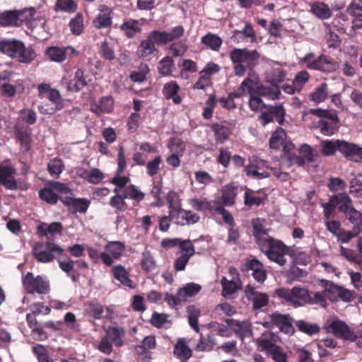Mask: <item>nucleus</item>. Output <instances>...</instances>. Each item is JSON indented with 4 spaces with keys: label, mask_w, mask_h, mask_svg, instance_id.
Returning <instances> with one entry per match:
<instances>
[{
    "label": "nucleus",
    "mask_w": 362,
    "mask_h": 362,
    "mask_svg": "<svg viewBox=\"0 0 362 362\" xmlns=\"http://www.w3.org/2000/svg\"><path fill=\"white\" fill-rule=\"evenodd\" d=\"M156 346V339L153 336L146 337L141 345L135 347V351L139 355L145 354L148 350L154 349Z\"/></svg>",
    "instance_id": "obj_51"
},
{
    "label": "nucleus",
    "mask_w": 362,
    "mask_h": 362,
    "mask_svg": "<svg viewBox=\"0 0 362 362\" xmlns=\"http://www.w3.org/2000/svg\"><path fill=\"white\" fill-rule=\"evenodd\" d=\"M77 54L78 52L71 46L64 48L50 47L46 49V54L48 58L55 62H62L67 57L76 55Z\"/></svg>",
    "instance_id": "obj_19"
},
{
    "label": "nucleus",
    "mask_w": 362,
    "mask_h": 362,
    "mask_svg": "<svg viewBox=\"0 0 362 362\" xmlns=\"http://www.w3.org/2000/svg\"><path fill=\"white\" fill-rule=\"evenodd\" d=\"M201 42L209 49L218 52L223 44V40L217 35L209 33L202 37Z\"/></svg>",
    "instance_id": "obj_32"
},
{
    "label": "nucleus",
    "mask_w": 362,
    "mask_h": 362,
    "mask_svg": "<svg viewBox=\"0 0 362 362\" xmlns=\"http://www.w3.org/2000/svg\"><path fill=\"white\" fill-rule=\"evenodd\" d=\"M326 329L327 332L334 334L337 337L355 341L356 335L350 329L348 325L343 321L339 320H332L327 322Z\"/></svg>",
    "instance_id": "obj_10"
},
{
    "label": "nucleus",
    "mask_w": 362,
    "mask_h": 362,
    "mask_svg": "<svg viewBox=\"0 0 362 362\" xmlns=\"http://www.w3.org/2000/svg\"><path fill=\"white\" fill-rule=\"evenodd\" d=\"M121 30L126 34L128 37H132L136 33L140 32L139 23L136 20H129L124 21L121 25Z\"/></svg>",
    "instance_id": "obj_50"
},
{
    "label": "nucleus",
    "mask_w": 362,
    "mask_h": 362,
    "mask_svg": "<svg viewBox=\"0 0 362 362\" xmlns=\"http://www.w3.org/2000/svg\"><path fill=\"white\" fill-rule=\"evenodd\" d=\"M62 83L66 86L67 90L78 92L87 85L84 77V71L81 69H77L72 79L69 80L64 77L62 80Z\"/></svg>",
    "instance_id": "obj_20"
},
{
    "label": "nucleus",
    "mask_w": 362,
    "mask_h": 362,
    "mask_svg": "<svg viewBox=\"0 0 362 362\" xmlns=\"http://www.w3.org/2000/svg\"><path fill=\"white\" fill-rule=\"evenodd\" d=\"M66 195H73L72 189L66 184L56 181L50 182L39 192L40 199L51 204H56L59 197Z\"/></svg>",
    "instance_id": "obj_6"
},
{
    "label": "nucleus",
    "mask_w": 362,
    "mask_h": 362,
    "mask_svg": "<svg viewBox=\"0 0 362 362\" xmlns=\"http://www.w3.org/2000/svg\"><path fill=\"white\" fill-rule=\"evenodd\" d=\"M18 13L16 11H7L0 14V25L11 26L17 24Z\"/></svg>",
    "instance_id": "obj_45"
},
{
    "label": "nucleus",
    "mask_w": 362,
    "mask_h": 362,
    "mask_svg": "<svg viewBox=\"0 0 362 362\" xmlns=\"http://www.w3.org/2000/svg\"><path fill=\"white\" fill-rule=\"evenodd\" d=\"M64 165L61 159L54 158L50 160L47 165L48 172L52 176L58 177L64 170Z\"/></svg>",
    "instance_id": "obj_60"
},
{
    "label": "nucleus",
    "mask_w": 362,
    "mask_h": 362,
    "mask_svg": "<svg viewBox=\"0 0 362 362\" xmlns=\"http://www.w3.org/2000/svg\"><path fill=\"white\" fill-rule=\"evenodd\" d=\"M125 250V245L119 241L108 242L105 246V251L100 254V259L106 266H111L115 260L121 257Z\"/></svg>",
    "instance_id": "obj_9"
},
{
    "label": "nucleus",
    "mask_w": 362,
    "mask_h": 362,
    "mask_svg": "<svg viewBox=\"0 0 362 362\" xmlns=\"http://www.w3.org/2000/svg\"><path fill=\"white\" fill-rule=\"evenodd\" d=\"M321 282L323 284V291L326 293V298H329L332 301H337V294L340 286L334 285L332 282L325 280H321Z\"/></svg>",
    "instance_id": "obj_47"
},
{
    "label": "nucleus",
    "mask_w": 362,
    "mask_h": 362,
    "mask_svg": "<svg viewBox=\"0 0 362 362\" xmlns=\"http://www.w3.org/2000/svg\"><path fill=\"white\" fill-rule=\"evenodd\" d=\"M156 50L155 45L147 36L146 40H142L137 48V55L140 58H146L152 54Z\"/></svg>",
    "instance_id": "obj_39"
},
{
    "label": "nucleus",
    "mask_w": 362,
    "mask_h": 362,
    "mask_svg": "<svg viewBox=\"0 0 362 362\" xmlns=\"http://www.w3.org/2000/svg\"><path fill=\"white\" fill-rule=\"evenodd\" d=\"M358 145L339 140L338 151L346 158L355 160Z\"/></svg>",
    "instance_id": "obj_41"
},
{
    "label": "nucleus",
    "mask_w": 362,
    "mask_h": 362,
    "mask_svg": "<svg viewBox=\"0 0 362 362\" xmlns=\"http://www.w3.org/2000/svg\"><path fill=\"white\" fill-rule=\"evenodd\" d=\"M240 90L244 93L250 95L249 106L253 111L262 110L264 104L261 96H268L272 99H278L280 95L279 90L264 87L260 84L259 78L255 73L249 74L240 84Z\"/></svg>",
    "instance_id": "obj_1"
},
{
    "label": "nucleus",
    "mask_w": 362,
    "mask_h": 362,
    "mask_svg": "<svg viewBox=\"0 0 362 362\" xmlns=\"http://www.w3.org/2000/svg\"><path fill=\"white\" fill-rule=\"evenodd\" d=\"M270 168L264 160L255 157L250 160L245 170L247 176L261 180L270 176L271 173L268 171Z\"/></svg>",
    "instance_id": "obj_11"
},
{
    "label": "nucleus",
    "mask_w": 362,
    "mask_h": 362,
    "mask_svg": "<svg viewBox=\"0 0 362 362\" xmlns=\"http://www.w3.org/2000/svg\"><path fill=\"white\" fill-rule=\"evenodd\" d=\"M286 139V133L282 128H278L273 133L270 140L269 146L271 148L277 149L281 146Z\"/></svg>",
    "instance_id": "obj_43"
},
{
    "label": "nucleus",
    "mask_w": 362,
    "mask_h": 362,
    "mask_svg": "<svg viewBox=\"0 0 362 362\" xmlns=\"http://www.w3.org/2000/svg\"><path fill=\"white\" fill-rule=\"evenodd\" d=\"M270 321L263 322L264 327H277L281 332L291 334L293 332V327L291 324V319L287 315H282L279 313H274L269 316Z\"/></svg>",
    "instance_id": "obj_12"
},
{
    "label": "nucleus",
    "mask_w": 362,
    "mask_h": 362,
    "mask_svg": "<svg viewBox=\"0 0 362 362\" xmlns=\"http://www.w3.org/2000/svg\"><path fill=\"white\" fill-rule=\"evenodd\" d=\"M90 110L97 115L111 112L113 110L112 98L109 96L102 98L98 102L91 105Z\"/></svg>",
    "instance_id": "obj_28"
},
{
    "label": "nucleus",
    "mask_w": 362,
    "mask_h": 362,
    "mask_svg": "<svg viewBox=\"0 0 362 362\" xmlns=\"http://www.w3.org/2000/svg\"><path fill=\"white\" fill-rule=\"evenodd\" d=\"M148 37L151 39L153 45H164L167 42H171L172 38L168 32L165 31H151Z\"/></svg>",
    "instance_id": "obj_44"
},
{
    "label": "nucleus",
    "mask_w": 362,
    "mask_h": 362,
    "mask_svg": "<svg viewBox=\"0 0 362 362\" xmlns=\"http://www.w3.org/2000/svg\"><path fill=\"white\" fill-rule=\"evenodd\" d=\"M166 201L168 203L169 211L182 207V201L179 194L175 191H170L166 195Z\"/></svg>",
    "instance_id": "obj_56"
},
{
    "label": "nucleus",
    "mask_w": 362,
    "mask_h": 362,
    "mask_svg": "<svg viewBox=\"0 0 362 362\" xmlns=\"http://www.w3.org/2000/svg\"><path fill=\"white\" fill-rule=\"evenodd\" d=\"M33 351L39 362H53V360L48 356L45 347L38 344L33 347Z\"/></svg>",
    "instance_id": "obj_64"
},
{
    "label": "nucleus",
    "mask_w": 362,
    "mask_h": 362,
    "mask_svg": "<svg viewBox=\"0 0 362 362\" xmlns=\"http://www.w3.org/2000/svg\"><path fill=\"white\" fill-rule=\"evenodd\" d=\"M179 90L178 84L172 81L164 86L163 93L167 99H171L175 104H180L182 102V98L177 94Z\"/></svg>",
    "instance_id": "obj_31"
},
{
    "label": "nucleus",
    "mask_w": 362,
    "mask_h": 362,
    "mask_svg": "<svg viewBox=\"0 0 362 362\" xmlns=\"http://www.w3.org/2000/svg\"><path fill=\"white\" fill-rule=\"evenodd\" d=\"M321 282L323 284V291L326 293V298H329L332 301H337V294L340 286L334 285L332 282L325 280H321Z\"/></svg>",
    "instance_id": "obj_48"
},
{
    "label": "nucleus",
    "mask_w": 362,
    "mask_h": 362,
    "mask_svg": "<svg viewBox=\"0 0 362 362\" xmlns=\"http://www.w3.org/2000/svg\"><path fill=\"white\" fill-rule=\"evenodd\" d=\"M168 146L172 153L181 156L183 155L185 148V143L179 139H171L169 141Z\"/></svg>",
    "instance_id": "obj_63"
},
{
    "label": "nucleus",
    "mask_w": 362,
    "mask_h": 362,
    "mask_svg": "<svg viewBox=\"0 0 362 362\" xmlns=\"http://www.w3.org/2000/svg\"><path fill=\"white\" fill-rule=\"evenodd\" d=\"M76 8L77 5L73 0H57L54 6L56 12L74 13Z\"/></svg>",
    "instance_id": "obj_52"
},
{
    "label": "nucleus",
    "mask_w": 362,
    "mask_h": 362,
    "mask_svg": "<svg viewBox=\"0 0 362 362\" xmlns=\"http://www.w3.org/2000/svg\"><path fill=\"white\" fill-rule=\"evenodd\" d=\"M174 61L170 57H165L158 64V69L163 76H169L173 71Z\"/></svg>",
    "instance_id": "obj_55"
},
{
    "label": "nucleus",
    "mask_w": 362,
    "mask_h": 362,
    "mask_svg": "<svg viewBox=\"0 0 362 362\" xmlns=\"http://www.w3.org/2000/svg\"><path fill=\"white\" fill-rule=\"evenodd\" d=\"M257 345L261 351H265L267 354H269L276 349V346L274 342L273 334L268 332L262 334L257 340Z\"/></svg>",
    "instance_id": "obj_29"
},
{
    "label": "nucleus",
    "mask_w": 362,
    "mask_h": 362,
    "mask_svg": "<svg viewBox=\"0 0 362 362\" xmlns=\"http://www.w3.org/2000/svg\"><path fill=\"white\" fill-rule=\"evenodd\" d=\"M169 216L177 225L187 226L194 224L199 220V216L191 211L183 209L182 207L173 211H169Z\"/></svg>",
    "instance_id": "obj_15"
},
{
    "label": "nucleus",
    "mask_w": 362,
    "mask_h": 362,
    "mask_svg": "<svg viewBox=\"0 0 362 362\" xmlns=\"http://www.w3.org/2000/svg\"><path fill=\"white\" fill-rule=\"evenodd\" d=\"M345 216L354 225L353 229L354 230H359L361 233L362 232V214L354 209Z\"/></svg>",
    "instance_id": "obj_58"
},
{
    "label": "nucleus",
    "mask_w": 362,
    "mask_h": 362,
    "mask_svg": "<svg viewBox=\"0 0 362 362\" xmlns=\"http://www.w3.org/2000/svg\"><path fill=\"white\" fill-rule=\"evenodd\" d=\"M69 28L72 34L79 35L83 30V18L81 13H77L76 17L69 22Z\"/></svg>",
    "instance_id": "obj_57"
},
{
    "label": "nucleus",
    "mask_w": 362,
    "mask_h": 362,
    "mask_svg": "<svg viewBox=\"0 0 362 362\" xmlns=\"http://www.w3.org/2000/svg\"><path fill=\"white\" fill-rule=\"evenodd\" d=\"M64 250L52 242L37 243L33 247V255L40 262H53L57 256L62 255Z\"/></svg>",
    "instance_id": "obj_5"
},
{
    "label": "nucleus",
    "mask_w": 362,
    "mask_h": 362,
    "mask_svg": "<svg viewBox=\"0 0 362 362\" xmlns=\"http://www.w3.org/2000/svg\"><path fill=\"white\" fill-rule=\"evenodd\" d=\"M23 284L25 289L30 293L35 292L45 293L49 288L48 283L44 281L42 277L37 276L35 278L30 272L23 277Z\"/></svg>",
    "instance_id": "obj_14"
},
{
    "label": "nucleus",
    "mask_w": 362,
    "mask_h": 362,
    "mask_svg": "<svg viewBox=\"0 0 362 362\" xmlns=\"http://www.w3.org/2000/svg\"><path fill=\"white\" fill-rule=\"evenodd\" d=\"M0 88L2 94L8 98L13 97L16 93H21L25 90L23 85L21 83H16L15 84L2 83Z\"/></svg>",
    "instance_id": "obj_40"
},
{
    "label": "nucleus",
    "mask_w": 362,
    "mask_h": 362,
    "mask_svg": "<svg viewBox=\"0 0 362 362\" xmlns=\"http://www.w3.org/2000/svg\"><path fill=\"white\" fill-rule=\"evenodd\" d=\"M238 194V187L232 184L226 185L223 188V194L221 197V202L226 206H231L235 202Z\"/></svg>",
    "instance_id": "obj_36"
},
{
    "label": "nucleus",
    "mask_w": 362,
    "mask_h": 362,
    "mask_svg": "<svg viewBox=\"0 0 362 362\" xmlns=\"http://www.w3.org/2000/svg\"><path fill=\"white\" fill-rule=\"evenodd\" d=\"M174 354L180 360L186 361L190 358L192 351L182 340H178L174 348Z\"/></svg>",
    "instance_id": "obj_42"
},
{
    "label": "nucleus",
    "mask_w": 362,
    "mask_h": 362,
    "mask_svg": "<svg viewBox=\"0 0 362 362\" xmlns=\"http://www.w3.org/2000/svg\"><path fill=\"white\" fill-rule=\"evenodd\" d=\"M245 294L247 300L252 303L255 310L261 309L269 303V296L265 293L257 291L254 288L247 286L245 288Z\"/></svg>",
    "instance_id": "obj_16"
},
{
    "label": "nucleus",
    "mask_w": 362,
    "mask_h": 362,
    "mask_svg": "<svg viewBox=\"0 0 362 362\" xmlns=\"http://www.w3.org/2000/svg\"><path fill=\"white\" fill-rule=\"evenodd\" d=\"M270 66H272V69L267 71L265 77L266 81L273 86L270 88L271 90H274L275 88L279 90L278 85L285 79V71L277 62H272Z\"/></svg>",
    "instance_id": "obj_17"
},
{
    "label": "nucleus",
    "mask_w": 362,
    "mask_h": 362,
    "mask_svg": "<svg viewBox=\"0 0 362 362\" xmlns=\"http://www.w3.org/2000/svg\"><path fill=\"white\" fill-rule=\"evenodd\" d=\"M262 220L257 218L252 222V226L254 228V235L257 240V244L259 245V240L261 238H270L267 235V229H266L262 223Z\"/></svg>",
    "instance_id": "obj_54"
},
{
    "label": "nucleus",
    "mask_w": 362,
    "mask_h": 362,
    "mask_svg": "<svg viewBox=\"0 0 362 362\" xmlns=\"http://www.w3.org/2000/svg\"><path fill=\"white\" fill-rule=\"evenodd\" d=\"M275 293L282 300L294 306H303L307 304L308 299V290L299 286H294L291 289L278 288Z\"/></svg>",
    "instance_id": "obj_8"
},
{
    "label": "nucleus",
    "mask_w": 362,
    "mask_h": 362,
    "mask_svg": "<svg viewBox=\"0 0 362 362\" xmlns=\"http://www.w3.org/2000/svg\"><path fill=\"white\" fill-rule=\"evenodd\" d=\"M71 195H66L63 202L69 207V211L72 213H85L89 205L90 202L84 198L75 199L71 197Z\"/></svg>",
    "instance_id": "obj_23"
},
{
    "label": "nucleus",
    "mask_w": 362,
    "mask_h": 362,
    "mask_svg": "<svg viewBox=\"0 0 362 362\" xmlns=\"http://www.w3.org/2000/svg\"><path fill=\"white\" fill-rule=\"evenodd\" d=\"M333 123L324 119H320L317 123L316 128L319 129L321 134L325 136H332L337 131L335 124Z\"/></svg>",
    "instance_id": "obj_53"
},
{
    "label": "nucleus",
    "mask_w": 362,
    "mask_h": 362,
    "mask_svg": "<svg viewBox=\"0 0 362 362\" xmlns=\"http://www.w3.org/2000/svg\"><path fill=\"white\" fill-rule=\"evenodd\" d=\"M140 265L145 272L149 273L157 267V262L154 255L148 250H145L141 256Z\"/></svg>",
    "instance_id": "obj_30"
},
{
    "label": "nucleus",
    "mask_w": 362,
    "mask_h": 362,
    "mask_svg": "<svg viewBox=\"0 0 362 362\" xmlns=\"http://www.w3.org/2000/svg\"><path fill=\"white\" fill-rule=\"evenodd\" d=\"M123 193L124 198L131 199L138 202L142 201L145 197V194L133 185L126 187Z\"/></svg>",
    "instance_id": "obj_49"
},
{
    "label": "nucleus",
    "mask_w": 362,
    "mask_h": 362,
    "mask_svg": "<svg viewBox=\"0 0 362 362\" xmlns=\"http://www.w3.org/2000/svg\"><path fill=\"white\" fill-rule=\"evenodd\" d=\"M328 95V85L326 83H322L315 89L309 98L315 103H320L327 99Z\"/></svg>",
    "instance_id": "obj_37"
},
{
    "label": "nucleus",
    "mask_w": 362,
    "mask_h": 362,
    "mask_svg": "<svg viewBox=\"0 0 362 362\" xmlns=\"http://www.w3.org/2000/svg\"><path fill=\"white\" fill-rule=\"evenodd\" d=\"M300 63L305 64L308 69L324 72H333L338 68V64L329 57L322 54L315 58L313 52L308 53L300 59Z\"/></svg>",
    "instance_id": "obj_7"
},
{
    "label": "nucleus",
    "mask_w": 362,
    "mask_h": 362,
    "mask_svg": "<svg viewBox=\"0 0 362 362\" xmlns=\"http://www.w3.org/2000/svg\"><path fill=\"white\" fill-rule=\"evenodd\" d=\"M226 322L228 327L240 337L252 334L251 325L248 320L228 319Z\"/></svg>",
    "instance_id": "obj_22"
},
{
    "label": "nucleus",
    "mask_w": 362,
    "mask_h": 362,
    "mask_svg": "<svg viewBox=\"0 0 362 362\" xmlns=\"http://www.w3.org/2000/svg\"><path fill=\"white\" fill-rule=\"evenodd\" d=\"M112 276L115 279L119 281L122 285L130 288H135V284L129 278V274L127 269L122 265H117L112 269Z\"/></svg>",
    "instance_id": "obj_27"
},
{
    "label": "nucleus",
    "mask_w": 362,
    "mask_h": 362,
    "mask_svg": "<svg viewBox=\"0 0 362 362\" xmlns=\"http://www.w3.org/2000/svg\"><path fill=\"white\" fill-rule=\"evenodd\" d=\"M259 247L271 261L281 266L286 264V256L288 255L289 249L281 241L272 238H261Z\"/></svg>",
    "instance_id": "obj_4"
},
{
    "label": "nucleus",
    "mask_w": 362,
    "mask_h": 362,
    "mask_svg": "<svg viewBox=\"0 0 362 362\" xmlns=\"http://www.w3.org/2000/svg\"><path fill=\"white\" fill-rule=\"evenodd\" d=\"M88 313L95 320L100 318L112 319L114 313V308L112 305L103 307L96 302H91L88 305Z\"/></svg>",
    "instance_id": "obj_21"
},
{
    "label": "nucleus",
    "mask_w": 362,
    "mask_h": 362,
    "mask_svg": "<svg viewBox=\"0 0 362 362\" xmlns=\"http://www.w3.org/2000/svg\"><path fill=\"white\" fill-rule=\"evenodd\" d=\"M180 255L190 259L195 253L194 247L192 242L189 240H182L179 245Z\"/></svg>",
    "instance_id": "obj_61"
},
{
    "label": "nucleus",
    "mask_w": 362,
    "mask_h": 362,
    "mask_svg": "<svg viewBox=\"0 0 362 362\" xmlns=\"http://www.w3.org/2000/svg\"><path fill=\"white\" fill-rule=\"evenodd\" d=\"M100 13L93 21V25L96 28H102L110 26L112 23V18L110 16L111 10L105 5L99 7Z\"/></svg>",
    "instance_id": "obj_26"
},
{
    "label": "nucleus",
    "mask_w": 362,
    "mask_h": 362,
    "mask_svg": "<svg viewBox=\"0 0 362 362\" xmlns=\"http://www.w3.org/2000/svg\"><path fill=\"white\" fill-rule=\"evenodd\" d=\"M62 230V225L59 222H53L51 224L41 223L37 227V231L43 236L48 234L54 235L60 233Z\"/></svg>",
    "instance_id": "obj_38"
},
{
    "label": "nucleus",
    "mask_w": 362,
    "mask_h": 362,
    "mask_svg": "<svg viewBox=\"0 0 362 362\" xmlns=\"http://www.w3.org/2000/svg\"><path fill=\"white\" fill-rule=\"evenodd\" d=\"M339 140H325L322 142V153L325 156H331L338 151Z\"/></svg>",
    "instance_id": "obj_62"
},
{
    "label": "nucleus",
    "mask_w": 362,
    "mask_h": 362,
    "mask_svg": "<svg viewBox=\"0 0 362 362\" xmlns=\"http://www.w3.org/2000/svg\"><path fill=\"white\" fill-rule=\"evenodd\" d=\"M212 129L214 132L216 141L219 143L226 141L230 134V129L223 124H215L213 125Z\"/></svg>",
    "instance_id": "obj_46"
},
{
    "label": "nucleus",
    "mask_w": 362,
    "mask_h": 362,
    "mask_svg": "<svg viewBox=\"0 0 362 362\" xmlns=\"http://www.w3.org/2000/svg\"><path fill=\"white\" fill-rule=\"evenodd\" d=\"M334 199L337 205H339V210L343 212L344 215L354 209L350 197L346 193L334 195Z\"/></svg>",
    "instance_id": "obj_34"
},
{
    "label": "nucleus",
    "mask_w": 362,
    "mask_h": 362,
    "mask_svg": "<svg viewBox=\"0 0 362 362\" xmlns=\"http://www.w3.org/2000/svg\"><path fill=\"white\" fill-rule=\"evenodd\" d=\"M16 174L15 168L11 165H0V185L8 189H16L17 182L15 180Z\"/></svg>",
    "instance_id": "obj_18"
},
{
    "label": "nucleus",
    "mask_w": 362,
    "mask_h": 362,
    "mask_svg": "<svg viewBox=\"0 0 362 362\" xmlns=\"http://www.w3.org/2000/svg\"><path fill=\"white\" fill-rule=\"evenodd\" d=\"M217 202H209L206 198H194L189 200L190 206L197 211H214Z\"/></svg>",
    "instance_id": "obj_35"
},
{
    "label": "nucleus",
    "mask_w": 362,
    "mask_h": 362,
    "mask_svg": "<svg viewBox=\"0 0 362 362\" xmlns=\"http://www.w3.org/2000/svg\"><path fill=\"white\" fill-rule=\"evenodd\" d=\"M310 13L321 20L328 19L332 12L327 4L322 1H315L310 4Z\"/></svg>",
    "instance_id": "obj_24"
},
{
    "label": "nucleus",
    "mask_w": 362,
    "mask_h": 362,
    "mask_svg": "<svg viewBox=\"0 0 362 362\" xmlns=\"http://www.w3.org/2000/svg\"><path fill=\"white\" fill-rule=\"evenodd\" d=\"M187 312L188 315L189 324L194 331L198 332L199 331L198 325V317L199 315V310L194 305H189L187 307Z\"/></svg>",
    "instance_id": "obj_59"
},
{
    "label": "nucleus",
    "mask_w": 362,
    "mask_h": 362,
    "mask_svg": "<svg viewBox=\"0 0 362 362\" xmlns=\"http://www.w3.org/2000/svg\"><path fill=\"white\" fill-rule=\"evenodd\" d=\"M54 105V108H43L40 106L39 110L42 114H52L55 110H61L64 107V101L61 97L59 92L57 90H51L49 91L46 97Z\"/></svg>",
    "instance_id": "obj_25"
},
{
    "label": "nucleus",
    "mask_w": 362,
    "mask_h": 362,
    "mask_svg": "<svg viewBox=\"0 0 362 362\" xmlns=\"http://www.w3.org/2000/svg\"><path fill=\"white\" fill-rule=\"evenodd\" d=\"M229 272L233 276V278L229 280L226 276H223L221 280V295L226 298H232V296L242 287L237 270L235 268H230Z\"/></svg>",
    "instance_id": "obj_13"
},
{
    "label": "nucleus",
    "mask_w": 362,
    "mask_h": 362,
    "mask_svg": "<svg viewBox=\"0 0 362 362\" xmlns=\"http://www.w3.org/2000/svg\"><path fill=\"white\" fill-rule=\"evenodd\" d=\"M0 52L23 64H30L36 57L33 48L31 47H26L23 42L17 40H1Z\"/></svg>",
    "instance_id": "obj_2"
},
{
    "label": "nucleus",
    "mask_w": 362,
    "mask_h": 362,
    "mask_svg": "<svg viewBox=\"0 0 362 362\" xmlns=\"http://www.w3.org/2000/svg\"><path fill=\"white\" fill-rule=\"evenodd\" d=\"M201 290V286L194 283L186 284L178 291V299L186 301L188 298L197 294Z\"/></svg>",
    "instance_id": "obj_33"
},
{
    "label": "nucleus",
    "mask_w": 362,
    "mask_h": 362,
    "mask_svg": "<svg viewBox=\"0 0 362 362\" xmlns=\"http://www.w3.org/2000/svg\"><path fill=\"white\" fill-rule=\"evenodd\" d=\"M259 54L256 50L235 48L230 52V59L234 64L236 76H242L247 68L253 67L258 63Z\"/></svg>",
    "instance_id": "obj_3"
}]
</instances>
